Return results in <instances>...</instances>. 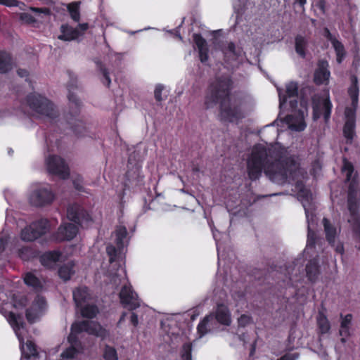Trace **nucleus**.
Listing matches in <instances>:
<instances>
[{
    "label": "nucleus",
    "instance_id": "1",
    "mask_svg": "<svg viewBox=\"0 0 360 360\" xmlns=\"http://www.w3.org/2000/svg\"><path fill=\"white\" fill-rule=\"evenodd\" d=\"M266 175L278 184L295 180L303 176L304 172L300 167L298 158L295 156L281 155L278 160L270 162L265 147L262 145L255 146L247 163V170L250 179H257L262 168Z\"/></svg>",
    "mask_w": 360,
    "mask_h": 360
},
{
    "label": "nucleus",
    "instance_id": "2",
    "mask_svg": "<svg viewBox=\"0 0 360 360\" xmlns=\"http://www.w3.org/2000/svg\"><path fill=\"white\" fill-rule=\"evenodd\" d=\"M230 84V80L227 77L217 79L212 85L206 96L205 105L207 108H211L221 100L220 117L224 120L234 122L245 117L248 111L241 101L227 96Z\"/></svg>",
    "mask_w": 360,
    "mask_h": 360
},
{
    "label": "nucleus",
    "instance_id": "3",
    "mask_svg": "<svg viewBox=\"0 0 360 360\" xmlns=\"http://www.w3.org/2000/svg\"><path fill=\"white\" fill-rule=\"evenodd\" d=\"M297 83L293 82H290L286 85V94L290 99L289 102L287 101V98L282 96L281 91H279V106L281 111L290 109L291 113L285 117V122L290 129L300 131L304 130L306 127L304 118L307 110L306 102L301 101L300 108L298 110V112L296 110L297 106L295 103L296 102L295 97L297 94Z\"/></svg>",
    "mask_w": 360,
    "mask_h": 360
},
{
    "label": "nucleus",
    "instance_id": "4",
    "mask_svg": "<svg viewBox=\"0 0 360 360\" xmlns=\"http://www.w3.org/2000/svg\"><path fill=\"white\" fill-rule=\"evenodd\" d=\"M86 331L89 334L104 338L108 335L107 330L100 324L94 321H85L75 323L72 325L71 332L68 337L70 347L61 353L62 359H70L73 358L80 349V344L77 342L76 335Z\"/></svg>",
    "mask_w": 360,
    "mask_h": 360
},
{
    "label": "nucleus",
    "instance_id": "5",
    "mask_svg": "<svg viewBox=\"0 0 360 360\" xmlns=\"http://www.w3.org/2000/svg\"><path fill=\"white\" fill-rule=\"evenodd\" d=\"M352 85L349 88L348 93L352 100V107L345 110L346 122L344 127L343 132L345 138L351 141L354 136L355 127V112L358 105V96L359 89L356 77H352Z\"/></svg>",
    "mask_w": 360,
    "mask_h": 360
},
{
    "label": "nucleus",
    "instance_id": "6",
    "mask_svg": "<svg viewBox=\"0 0 360 360\" xmlns=\"http://www.w3.org/2000/svg\"><path fill=\"white\" fill-rule=\"evenodd\" d=\"M29 104L36 112L49 119H54L58 115L54 105L47 98L41 96L30 97Z\"/></svg>",
    "mask_w": 360,
    "mask_h": 360
},
{
    "label": "nucleus",
    "instance_id": "7",
    "mask_svg": "<svg viewBox=\"0 0 360 360\" xmlns=\"http://www.w3.org/2000/svg\"><path fill=\"white\" fill-rule=\"evenodd\" d=\"M49 229L48 221L41 219L25 228L21 232V238L25 241H32L46 233Z\"/></svg>",
    "mask_w": 360,
    "mask_h": 360
},
{
    "label": "nucleus",
    "instance_id": "8",
    "mask_svg": "<svg viewBox=\"0 0 360 360\" xmlns=\"http://www.w3.org/2000/svg\"><path fill=\"white\" fill-rule=\"evenodd\" d=\"M48 304L46 299L37 295L32 302L31 305L26 311V318L30 323H34L46 312Z\"/></svg>",
    "mask_w": 360,
    "mask_h": 360
},
{
    "label": "nucleus",
    "instance_id": "9",
    "mask_svg": "<svg viewBox=\"0 0 360 360\" xmlns=\"http://www.w3.org/2000/svg\"><path fill=\"white\" fill-rule=\"evenodd\" d=\"M46 164L49 173L56 175L63 179L69 177V168L61 158L51 156L46 159Z\"/></svg>",
    "mask_w": 360,
    "mask_h": 360
},
{
    "label": "nucleus",
    "instance_id": "10",
    "mask_svg": "<svg viewBox=\"0 0 360 360\" xmlns=\"http://www.w3.org/2000/svg\"><path fill=\"white\" fill-rule=\"evenodd\" d=\"M54 194L46 188H38L32 190L29 195L30 202L37 207L44 206L51 203Z\"/></svg>",
    "mask_w": 360,
    "mask_h": 360
},
{
    "label": "nucleus",
    "instance_id": "11",
    "mask_svg": "<svg viewBox=\"0 0 360 360\" xmlns=\"http://www.w3.org/2000/svg\"><path fill=\"white\" fill-rule=\"evenodd\" d=\"M120 297L121 302L131 310L135 309L140 306L136 293L132 290L129 285H124L122 288Z\"/></svg>",
    "mask_w": 360,
    "mask_h": 360
},
{
    "label": "nucleus",
    "instance_id": "12",
    "mask_svg": "<svg viewBox=\"0 0 360 360\" xmlns=\"http://www.w3.org/2000/svg\"><path fill=\"white\" fill-rule=\"evenodd\" d=\"M67 217L70 220L77 224H82L90 219L89 214L77 204L68 206Z\"/></svg>",
    "mask_w": 360,
    "mask_h": 360
},
{
    "label": "nucleus",
    "instance_id": "13",
    "mask_svg": "<svg viewBox=\"0 0 360 360\" xmlns=\"http://www.w3.org/2000/svg\"><path fill=\"white\" fill-rule=\"evenodd\" d=\"M78 232L77 226L70 223H64L58 228L56 238L58 240H70L74 238Z\"/></svg>",
    "mask_w": 360,
    "mask_h": 360
},
{
    "label": "nucleus",
    "instance_id": "14",
    "mask_svg": "<svg viewBox=\"0 0 360 360\" xmlns=\"http://www.w3.org/2000/svg\"><path fill=\"white\" fill-rule=\"evenodd\" d=\"M324 36L331 42L335 49L337 62L341 63L346 54L343 44L333 37L327 28L324 30Z\"/></svg>",
    "mask_w": 360,
    "mask_h": 360
},
{
    "label": "nucleus",
    "instance_id": "15",
    "mask_svg": "<svg viewBox=\"0 0 360 360\" xmlns=\"http://www.w3.org/2000/svg\"><path fill=\"white\" fill-rule=\"evenodd\" d=\"M314 120L319 118L321 113L323 114L324 118L327 120L330 115L331 103L328 99H323L319 105H314Z\"/></svg>",
    "mask_w": 360,
    "mask_h": 360
},
{
    "label": "nucleus",
    "instance_id": "16",
    "mask_svg": "<svg viewBox=\"0 0 360 360\" xmlns=\"http://www.w3.org/2000/svg\"><path fill=\"white\" fill-rule=\"evenodd\" d=\"M328 68V63L327 61H320L319 63V68L314 74V80L318 84H323L328 82L330 76Z\"/></svg>",
    "mask_w": 360,
    "mask_h": 360
},
{
    "label": "nucleus",
    "instance_id": "17",
    "mask_svg": "<svg viewBox=\"0 0 360 360\" xmlns=\"http://www.w3.org/2000/svg\"><path fill=\"white\" fill-rule=\"evenodd\" d=\"M323 225L326 240L331 245L335 246L338 238L339 231L326 218L323 219Z\"/></svg>",
    "mask_w": 360,
    "mask_h": 360
},
{
    "label": "nucleus",
    "instance_id": "18",
    "mask_svg": "<svg viewBox=\"0 0 360 360\" xmlns=\"http://www.w3.org/2000/svg\"><path fill=\"white\" fill-rule=\"evenodd\" d=\"M193 39L198 49L200 61L206 62L208 60V47L205 39L197 34L193 35Z\"/></svg>",
    "mask_w": 360,
    "mask_h": 360
},
{
    "label": "nucleus",
    "instance_id": "19",
    "mask_svg": "<svg viewBox=\"0 0 360 360\" xmlns=\"http://www.w3.org/2000/svg\"><path fill=\"white\" fill-rule=\"evenodd\" d=\"M61 34L58 36V39L63 41H72L80 37L79 30L71 27L67 25L60 27Z\"/></svg>",
    "mask_w": 360,
    "mask_h": 360
},
{
    "label": "nucleus",
    "instance_id": "20",
    "mask_svg": "<svg viewBox=\"0 0 360 360\" xmlns=\"http://www.w3.org/2000/svg\"><path fill=\"white\" fill-rule=\"evenodd\" d=\"M63 257L59 252H49L41 256L40 261L42 265L51 268Z\"/></svg>",
    "mask_w": 360,
    "mask_h": 360
},
{
    "label": "nucleus",
    "instance_id": "21",
    "mask_svg": "<svg viewBox=\"0 0 360 360\" xmlns=\"http://www.w3.org/2000/svg\"><path fill=\"white\" fill-rule=\"evenodd\" d=\"M30 9L33 11L35 12V16H32V15L29 14V13H21L20 14V19L27 22V23H31V22H35L36 20H38L39 17L43 14L44 15H49L50 14V11L49 8H30Z\"/></svg>",
    "mask_w": 360,
    "mask_h": 360
},
{
    "label": "nucleus",
    "instance_id": "22",
    "mask_svg": "<svg viewBox=\"0 0 360 360\" xmlns=\"http://www.w3.org/2000/svg\"><path fill=\"white\" fill-rule=\"evenodd\" d=\"M217 320L224 325L229 326L231 322V314L227 308L224 304H219L216 311Z\"/></svg>",
    "mask_w": 360,
    "mask_h": 360
},
{
    "label": "nucleus",
    "instance_id": "23",
    "mask_svg": "<svg viewBox=\"0 0 360 360\" xmlns=\"http://www.w3.org/2000/svg\"><path fill=\"white\" fill-rule=\"evenodd\" d=\"M8 321L9 323L12 326L13 329L15 331L17 336L20 342H22L23 339L21 337V333L19 331L20 329V326H22V323L21 321V318L20 316H16L13 312H9L8 316Z\"/></svg>",
    "mask_w": 360,
    "mask_h": 360
},
{
    "label": "nucleus",
    "instance_id": "24",
    "mask_svg": "<svg viewBox=\"0 0 360 360\" xmlns=\"http://www.w3.org/2000/svg\"><path fill=\"white\" fill-rule=\"evenodd\" d=\"M342 320L340 323V328L339 334L340 336L349 337L350 331L349 327L352 322V316L351 314H347L345 316H341Z\"/></svg>",
    "mask_w": 360,
    "mask_h": 360
},
{
    "label": "nucleus",
    "instance_id": "25",
    "mask_svg": "<svg viewBox=\"0 0 360 360\" xmlns=\"http://www.w3.org/2000/svg\"><path fill=\"white\" fill-rule=\"evenodd\" d=\"M26 285L38 290L43 286V282L38 278L33 273H27L24 278Z\"/></svg>",
    "mask_w": 360,
    "mask_h": 360
},
{
    "label": "nucleus",
    "instance_id": "26",
    "mask_svg": "<svg viewBox=\"0 0 360 360\" xmlns=\"http://www.w3.org/2000/svg\"><path fill=\"white\" fill-rule=\"evenodd\" d=\"M11 68L12 62L9 54L0 51V72L5 73Z\"/></svg>",
    "mask_w": 360,
    "mask_h": 360
},
{
    "label": "nucleus",
    "instance_id": "27",
    "mask_svg": "<svg viewBox=\"0 0 360 360\" xmlns=\"http://www.w3.org/2000/svg\"><path fill=\"white\" fill-rule=\"evenodd\" d=\"M316 321L321 333H327L329 332L330 324L326 316L323 312L319 311Z\"/></svg>",
    "mask_w": 360,
    "mask_h": 360
},
{
    "label": "nucleus",
    "instance_id": "28",
    "mask_svg": "<svg viewBox=\"0 0 360 360\" xmlns=\"http://www.w3.org/2000/svg\"><path fill=\"white\" fill-rule=\"evenodd\" d=\"M73 266L72 262H68L62 266L58 271L59 276L64 281L70 279L71 276L74 274Z\"/></svg>",
    "mask_w": 360,
    "mask_h": 360
},
{
    "label": "nucleus",
    "instance_id": "29",
    "mask_svg": "<svg viewBox=\"0 0 360 360\" xmlns=\"http://www.w3.org/2000/svg\"><path fill=\"white\" fill-rule=\"evenodd\" d=\"M73 297L77 304L82 306V302H84L89 298L87 288H82L77 289L73 292Z\"/></svg>",
    "mask_w": 360,
    "mask_h": 360
},
{
    "label": "nucleus",
    "instance_id": "30",
    "mask_svg": "<svg viewBox=\"0 0 360 360\" xmlns=\"http://www.w3.org/2000/svg\"><path fill=\"white\" fill-rule=\"evenodd\" d=\"M21 348L22 355L27 359L34 356L37 354L35 347L30 341H27L25 345H22Z\"/></svg>",
    "mask_w": 360,
    "mask_h": 360
},
{
    "label": "nucleus",
    "instance_id": "31",
    "mask_svg": "<svg viewBox=\"0 0 360 360\" xmlns=\"http://www.w3.org/2000/svg\"><path fill=\"white\" fill-rule=\"evenodd\" d=\"M298 198H299L300 200H301V202L306 210V213H307V209H306V205H307L306 202H309V200L311 199V193L307 188H301L298 193ZM307 218L309 217L308 214H307Z\"/></svg>",
    "mask_w": 360,
    "mask_h": 360
},
{
    "label": "nucleus",
    "instance_id": "32",
    "mask_svg": "<svg viewBox=\"0 0 360 360\" xmlns=\"http://www.w3.org/2000/svg\"><path fill=\"white\" fill-rule=\"evenodd\" d=\"M306 40L302 36H297L295 39V49L296 52L301 56L302 57H304L305 52L304 49L306 46Z\"/></svg>",
    "mask_w": 360,
    "mask_h": 360
},
{
    "label": "nucleus",
    "instance_id": "33",
    "mask_svg": "<svg viewBox=\"0 0 360 360\" xmlns=\"http://www.w3.org/2000/svg\"><path fill=\"white\" fill-rule=\"evenodd\" d=\"M81 312L83 316L93 318L98 313V309L94 305L81 306Z\"/></svg>",
    "mask_w": 360,
    "mask_h": 360
},
{
    "label": "nucleus",
    "instance_id": "34",
    "mask_svg": "<svg viewBox=\"0 0 360 360\" xmlns=\"http://www.w3.org/2000/svg\"><path fill=\"white\" fill-rule=\"evenodd\" d=\"M127 231L124 226H119L115 231L116 240L119 248L123 246V240L126 238Z\"/></svg>",
    "mask_w": 360,
    "mask_h": 360
},
{
    "label": "nucleus",
    "instance_id": "35",
    "mask_svg": "<svg viewBox=\"0 0 360 360\" xmlns=\"http://www.w3.org/2000/svg\"><path fill=\"white\" fill-rule=\"evenodd\" d=\"M79 6L78 3H72L68 4V9L70 12L71 18L75 21H79Z\"/></svg>",
    "mask_w": 360,
    "mask_h": 360
},
{
    "label": "nucleus",
    "instance_id": "36",
    "mask_svg": "<svg viewBox=\"0 0 360 360\" xmlns=\"http://www.w3.org/2000/svg\"><path fill=\"white\" fill-rule=\"evenodd\" d=\"M103 358L105 360H117L118 356L115 349L108 345L105 346L103 352Z\"/></svg>",
    "mask_w": 360,
    "mask_h": 360
},
{
    "label": "nucleus",
    "instance_id": "37",
    "mask_svg": "<svg viewBox=\"0 0 360 360\" xmlns=\"http://www.w3.org/2000/svg\"><path fill=\"white\" fill-rule=\"evenodd\" d=\"M342 170L345 174L347 180L349 181L352 178V174L354 171L352 165L349 162L344 160V165Z\"/></svg>",
    "mask_w": 360,
    "mask_h": 360
},
{
    "label": "nucleus",
    "instance_id": "38",
    "mask_svg": "<svg viewBox=\"0 0 360 360\" xmlns=\"http://www.w3.org/2000/svg\"><path fill=\"white\" fill-rule=\"evenodd\" d=\"M306 269H307V273L309 275V277L310 278H312L316 273L317 265L315 262H313V263L311 262L310 264H309L307 266Z\"/></svg>",
    "mask_w": 360,
    "mask_h": 360
},
{
    "label": "nucleus",
    "instance_id": "39",
    "mask_svg": "<svg viewBox=\"0 0 360 360\" xmlns=\"http://www.w3.org/2000/svg\"><path fill=\"white\" fill-rule=\"evenodd\" d=\"M316 242V234L310 229V226H308V236H307V245L313 246Z\"/></svg>",
    "mask_w": 360,
    "mask_h": 360
},
{
    "label": "nucleus",
    "instance_id": "40",
    "mask_svg": "<svg viewBox=\"0 0 360 360\" xmlns=\"http://www.w3.org/2000/svg\"><path fill=\"white\" fill-rule=\"evenodd\" d=\"M106 250H107L108 255L110 257V259H109L110 262H112L115 260L116 255H117L116 249L112 245H108L106 248Z\"/></svg>",
    "mask_w": 360,
    "mask_h": 360
},
{
    "label": "nucleus",
    "instance_id": "41",
    "mask_svg": "<svg viewBox=\"0 0 360 360\" xmlns=\"http://www.w3.org/2000/svg\"><path fill=\"white\" fill-rule=\"evenodd\" d=\"M164 87L161 84H158L155 86L154 94L155 99L158 101H161L162 100V91Z\"/></svg>",
    "mask_w": 360,
    "mask_h": 360
},
{
    "label": "nucleus",
    "instance_id": "42",
    "mask_svg": "<svg viewBox=\"0 0 360 360\" xmlns=\"http://www.w3.org/2000/svg\"><path fill=\"white\" fill-rule=\"evenodd\" d=\"M251 322V318L247 315H242L238 319V323L241 326H245Z\"/></svg>",
    "mask_w": 360,
    "mask_h": 360
},
{
    "label": "nucleus",
    "instance_id": "43",
    "mask_svg": "<svg viewBox=\"0 0 360 360\" xmlns=\"http://www.w3.org/2000/svg\"><path fill=\"white\" fill-rule=\"evenodd\" d=\"M209 321V318L206 317L203 321L198 325V329L201 334H204L206 331V326Z\"/></svg>",
    "mask_w": 360,
    "mask_h": 360
},
{
    "label": "nucleus",
    "instance_id": "44",
    "mask_svg": "<svg viewBox=\"0 0 360 360\" xmlns=\"http://www.w3.org/2000/svg\"><path fill=\"white\" fill-rule=\"evenodd\" d=\"M349 209L352 214H355L356 213V205L353 202L352 197L351 193L349 195Z\"/></svg>",
    "mask_w": 360,
    "mask_h": 360
},
{
    "label": "nucleus",
    "instance_id": "45",
    "mask_svg": "<svg viewBox=\"0 0 360 360\" xmlns=\"http://www.w3.org/2000/svg\"><path fill=\"white\" fill-rule=\"evenodd\" d=\"M298 358V355L296 354H288L278 360H296Z\"/></svg>",
    "mask_w": 360,
    "mask_h": 360
},
{
    "label": "nucleus",
    "instance_id": "46",
    "mask_svg": "<svg viewBox=\"0 0 360 360\" xmlns=\"http://www.w3.org/2000/svg\"><path fill=\"white\" fill-rule=\"evenodd\" d=\"M89 25L87 23H82L79 24L78 27L76 28L79 30V32H80V36L83 35L85 31L88 29Z\"/></svg>",
    "mask_w": 360,
    "mask_h": 360
},
{
    "label": "nucleus",
    "instance_id": "47",
    "mask_svg": "<svg viewBox=\"0 0 360 360\" xmlns=\"http://www.w3.org/2000/svg\"><path fill=\"white\" fill-rule=\"evenodd\" d=\"M0 4L11 6L15 5V0H0Z\"/></svg>",
    "mask_w": 360,
    "mask_h": 360
},
{
    "label": "nucleus",
    "instance_id": "48",
    "mask_svg": "<svg viewBox=\"0 0 360 360\" xmlns=\"http://www.w3.org/2000/svg\"><path fill=\"white\" fill-rule=\"evenodd\" d=\"M131 322L134 326H136L139 323L138 316L134 313H133L131 316Z\"/></svg>",
    "mask_w": 360,
    "mask_h": 360
},
{
    "label": "nucleus",
    "instance_id": "49",
    "mask_svg": "<svg viewBox=\"0 0 360 360\" xmlns=\"http://www.w3.org/2000/svg\"><path fill=\"white\" fill-rule=\"evenodd\" d=\"M103 76H104L105 79L106 85L109 86L110 82H111V81H110V77L108 75V73L107 72V71L105 70H103Z\"/></svg>",
    "mask_w": 360,
    "mask_h": 360
},
{
    "label": "nucleus",
    "instance_id": "50",
    "mask_svg": "<svg viewBox=\"0 0 360 360\" xmlns=\"http://www.w3.org/2000/svg\"><path fill=\"white\" fill-rule=\"evenodd\" d=\"M18 74L21 77H25L28 75V72L26 70H19Z\"/></svg>",
    "mask_w": 360,
    "mask_h": 360
},
{
    "label": "nucleus",
    "instance_id": "51",
    "mask_svg": "<svg viewBox=\"0 0 360 360\" xmlns=\"http://www.w3.org/2000/svg\"><path fill=\"white\" fill-rule=\"evenodd\" d=\"M335 250H336L337 252H338L340 253H342L343 252V246H342V245L338 243L336 247H335Z\"/></svg>",
    "mask_w": 360,
    "mask_h": 360
},
{
    "label": "nucleus",
    "instance_id": "52",
    "mask_svg": "<svg viewBox=\"0 0 360 360\" xmlns=\"http://www.w3.org/2000/svg\"><path fill=\"white\" fill-rule=\"evenodd\" d=\"M25 303H26V298L25 297H22L20 300V302L18 304H15V306L17 307V304H19L20 305L21 307H24L25 305Z\"/></svg>",
    "mask_w": 360,
    "mask_h": 360
},
{
    "label": "nucleus",
    "instance_id": "53",
    "mask_svg": "<svg viewBox=\"0 0 360 360\" xmlns=\"http://www.w3.org/2000/svg\"><path fill=\"white\" fill-rule=\"evenodd\" d=\"M228 49H229L231 52L234 53V51H235V45H234V44H233V43L230 42V43L229 44V45H228Z\"/></svg>",
    "mask_w": 360,
    "mask_h": 360
},
{
    "label": "nucleus",
    "instance_id": "54",
    "mask_svg": "<svg viewBox=\"0 0 360 360\" xmlns=\"http://www.w3.org/2000/svg\"><path fill=\"white\" fill-rule=\"evenodd\" d=\"M295 1L296 3H298L302 8H304V5L307 3V0H295Z\"/></svg>",
    "mask_w": 360,
    "mask_h": 360
},
{
    "label": "nucleus",
    "instance_id": "55",
    "mask_svg": "<svg viewBox=\"0 0 360 360\" xmlns=\"http://www.w3.org/2000/svg\"><path fill=\"white\" fill-rule=\"evenodd\" d=\"M6 242H7V238H6L4 240L3 238H0V247L4 248Z\"/></svg>",
    "mask_w": 360,
    "mask_h": 360
},
{
    "label": "nucleus",
    "instance_id": "56",
    "mask_svg": "<svg viewBox=\"0 0 360 360\" xmlns=\"http://www.w3.org/2000/svg\"><path fill=\"white\" fill-rule=\"evenodd\" d=\"M348 337H345V336H342V338H341V342L342 343H345L346 342V340Z\"/></svg>",
    "mask_w": 360,
    "mask_h": 360
},
{
    "label": "nucleus",
    "instance_id": "57",
    "mask_svg": "<svg viewBox=\"0 0 360 360\" xmlns=\"http://www.w3.org/2000/svg\"><path fill=\"white\" fill-rule=\"evenodd\" d=\"M125 316V314H123L119 321V323L124 321Z\"/></svg>",
    "mask_w": 360,
    "mask_h": 360
},
{
    "label": "nucleus",
    "instance_id": "58",
    "mask_svg": "<svg viewBox=\"0 0 360 360\" xmlns=\"http://www.w3.org/2000/svg\"><path fill=\"white\" fill-rule=\"evenodd\" d=\"M78 127H83V124L81 122H78Z\"/></svg>",
    "mask_w": 360,
    "mask_h": 360
},
{
    "label": "nucleus",
    "instance_id": "59",
    "mask_svg": "<svg viewBox=\"0 0 360 360\" xmlns=\"http://www.w3.org/2000/svg\"><path fill=\"white\" fill-rule=\"evenodd\" d=\"M282 150H284V151L281 152L282 154L283 153H285V154L287 153V150H285V149H282Z\"/></svg>",
    "mask_w": 360,
    "mask_h": 360
},
{
    "label": "nucleus",
    "instance_id": "60",
    "mask_svg": "<svg viewBox=\"0 0 360 360\" xmlns=\"http://www.w3.org/2000/svg\"><path fill=\"white\" fill-rule=\"evenodd\" d=\"M186 347H187V349H188L189 351L191 350V347H190V345H187V346H186Z\"/></svg>",
    "mask_w": 360,
    "mask_h": 360
},
{
    "label": "nucleus",
    "instance_id": "61",
    "mask_svg": "<svg viewBox=\"0 0 360 360\" xmlns=\"http://www.w3.org/2000/svg\"><path fill=\"white\" fill-rule=\"evenodd\" d=\"M76 188L79 190V189H80V187H79V186H77H77H76Z\"/></svg>",
    "mask_w": 360,
    "mask_h": 360
}]
</instances>
